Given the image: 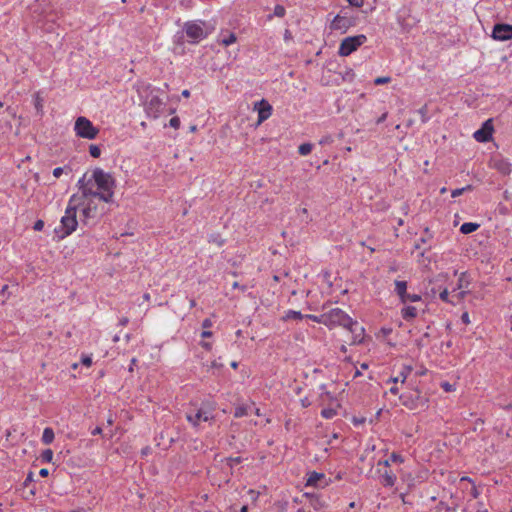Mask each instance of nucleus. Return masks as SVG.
Listing matches in <instances>:
<instances>
[{
    "label": "nucleus",
    "mask_w": 512,
    "mask_h": 512,
    "mask_svg": "<svg viewBox=\"0 0 512 512\" xmlns=\"http://www.w3.org/2000/svg\"><path fill=\"white\" fill-rule=\"evenodd\" d=\"M116 186L113 176L100 168L92 173V179L73 194L68 202L65 214L61 218V238L72 234L77 226V213L80 220L86 225L98 216V203H109L114 196Z\"/></svg>",
    "instance_id": "nucleus-1"
},
{
    "label": "nucleus",
    "mask_w": 512,
    "mask_h": 512,
    "mask_svg": "<svg viewBox=\"0 0 512 512\" xmlns=\"http://www.w3.org/2000/svg\"><path fill=\"white\" fill-rule=\"evenodd\" d=\"M139 96L148 117L157 119L166 113L169 98L166 91L151 85H142Z\"/></svg>",
    "instance_id": "nucleus-2"
},
{
    "label": "nucleus",
    "mask_w": 512,
    "mask_h": 512,
    "mask_svg": "<svg viewBox=\"0 0 512 512\" xmlns=\"http://www.w3.org/2000/svg\"><path fill=\"white\" fill-rule=\"evenodd\" d=\"M214 29L215 25L213 23H208L200 20L187 22L184 25L186 35L190 39V42L192 43H198L201 40L205 39L209 34H211L214 31Z\"/></svg>",
    "instance_id": "nucleus-3"
},
{
    "label": "nucleus",
    "mask_w": 512,
    "mask_h": 512,
    "mask_svg": "<svg viewBox=\"0 0 512 512\" xmlns=\"http://www.w3.org/2000/svg\"><path fill=\"white\" fill-rule=\"evenodd\" d=\"M403 406L410 410L423 409L427 406L428 399L418 389H413L400 395Z\"/></svg>",
    "instance_id": "nucleus-4"
},
{
    "label": "nucleus",
    "mask_w": 512,
    "mask_h": 512,
    "mask_svg": "<svg viewBox=\"0 0 512 512\" xmlns=\"http://www.w3.org/2000/svg\"><path fill=\"white\" fill-rule=\"evenodd\" d=\"M321 320L322 323L329 328L336 326H343L346 328L348 324H351V318L339 308H333L324 313Z\"/></svg>",
    "instance_id": "nucleus-5"
},
{
    "label": "nucleus",
    "mask_w": 512,
    "mask_h": 512,
    "mask_svg": "<svg viewBox=\"0 0 512 512\" xmlns=\"http://www.w3.org/2000/svg\"><path fill=\"white\" fill-rule=\"evenodd\" d=\"M367 41L364 34H358L344 38L339 45L338 54L342 57H347L355 52Z\"/></svg>",
    "instance_id": "nucleus-6"
},
{
    "label": "nucleus",
    "mask_w": 512,
    "mask_h": 512,
    "mask_svg": "<svg viewBox=\"0 0 512 512\" xmlns=\"http://www.w3.org/2000/svg\"><path fill=\"white\" fill-rule=\"evenodd\" d=\"M356 25V18L348 16L345 13H340L334 16L330 22V29L337 31L341 34L346 33L350 28Z\"/></svg>",
    "instance_id": "nucleus-7"
},
{
    "label": "nucleus",
    "mask_w": 512,
    "mask_h": 512,
    "mask_svg": "<svg viewBox=\"0 0 512 512\" xmlns=\"http://www.w3.org/2000/svg\"><path fill=\"white\" fill-rule=\"evenodd\" d=\"M491 37L501 42L512 39V25L503 23L494 25Z\"/></svg>",
    "instance_id": "nucleus-8"
},
{
    "label": "nucleus",
    "mask_w": 512,
    "mask_h": 512,
    "mask_svg": "<svg viewBox=\"0 0 512 512\" xmlns=\"http://www.w3.org/2000/svg\"><path fill=\"white\" fill-rule=\"evenodd\" d=\"M186 419L188 422H190L193 426H198L200 424V422L204 421H209L210 419H212V414H211V411H208L204 408H199L195 414H187L186 415Z\"/></svg>",
    "instance_id": "nucleus-9"
},
{
    "label": "nucleus",
    "mask_w": 512,
    "mask_h": 512,
    "mask_svg": "<svg viewBox=\"0 0 512 512\" xmlns=\"http://www.w3.org/2000/svg\"><path fill=\"white\" fill-rule=\"evenodd\" d=\"M329 484L325 474L318 472H311L308 475L306 486L314 488H324Z\"/></svg>",
    "instance_id": "nucleus-10"
},
{
    "label": "nucleus",
    "mask_w": 512,
    "mask_h": 512,
    "mask_svg": "<svg viewBox=\"0 0 512 512\" xmlns=\"http://www.w3.org/2000/svg\"><path fill=\"white\" fill-rule=\"evenodd\" d=\"M254 110L258 113V124H261L272 114V106L268 103V101L264 99L255 103Z\"/></svg>",
    "instance_id": "nucleus-11"
},
{
    "label": "nucleus",
    "mask_w": 512,
    "mask_h": 512,
    "mask_svg": "<svg viewBox=\"0 0 512 512\" xmlns=\"http://www.w3.org/2000/svg\"><path fill=\"white\" fill-rule=\"evenodd\" d=\"M346 328L352 333V344L362 343L365 337V330L359 323L351 319V324H348Z\"/></svg>",
    "instance_id": "nucleus-12"
},
{
    "label": "nucleus",
    "mask_w": 512,
    "mask_h": 512,
    "mask_svg": "<svg viewBox=\"0 0 512 512\" xmlns=\"http://www.w3.org/2000/svg\"><path fill=\"white\" fill-rule=\"evenodd\" d=\"M491 166L503 175H509L512 171V164L506 159L493 158Z\"/></svg>",
    "instance_id": "nucleus-13"
},
{
    "label": "nucleus",
    "mask_w": 512,
    "mask_h": 512,
    "mask_svg": "<svg viewBox=\"0 0 512 512\" xmlns=\"http://www.w3.org/2000/svg\"><path fill=\"white\" fill-rule=\"evenodd\" d=\"M411 371H412V366L403 365L399 371V374L397 376L391 377L388 380V383L397 384L398 382H400L401 384H403L406 381L408 375L411 373Z\"/></svg>",
    "instance_id": "nucleus-14"
},
{
    "label": "nucleus",
    "mask_w": 512,
    "mask_h": 512,
    "mask_svg": "<svg viewBox=\"0 0 512 512\" xmlns=\"http://www.w3.org/2000/svg\"><path fill=\"white\" fill-rule=\"evenodd\" d=\"M492 132L493 130H476L473 137L477 142H488L492 140Z\"/></svg>",
    "instance_id": "nucleus-15"
},
{
    "label": "nucleus",
    "mask_w": 512,
    "mask_h": 512,
    "mask_svg": "<svg viewBox=\"0 0 512 512\" xmlns=\"http://www.w3.org/2000/svg\"><path fill=\"white\" fill-rule=\"evenodd\" d=\"M469 285L470 280L467 274L463 272L459 275L457 286L456 288L453 289V292H455L456 290L468 289Z\"/></svg>",
    "instance_id": "nucleus-16"
},
{
    "label": "nucleus",
    "mask_w": 512,
    "mask_h": 512,
    "mask_svg": "<svg viewBox=\"0 0 512 512\" xmlns=\"http://www.w3.org/2000/svg\"><path fill=\"white\" fill-rule=\"evenodd\" d=\"M401 315L405 320H411L417 316V309L414 306H405Z\"/></svg>",
    "instance_id": "nucleus-17"
},
{
    "label": "nucleus",
    "mask_w": 512,
    "mask_h": 512,
    "mask_svg": "<svg viewBox=\"0 0 512 512\" xmlns=\"http://www.w3.org/2000/svg\"><path fill=\"white\" fill-rule=\"evenodd\" d=\"M407 283L406 281H395V291L396 293L398 294V296L400 297V300L403 298V297H406V294H407Z\"/></svg>",
    "instance_id": "nucleus-18"
},
{
    "label": "nucleus",
    "mask_w": 512,
    "mask_h": 512,
    "mask_svg": "<svg viewBox=\"0 0 512 512\" xmlns=\"http://www.w3.org/2000/svg\"><path fill=\"white\" fill-rule=\"evenodd\" d=\"M55 434L52 428L47 427L44 429L42 434V442L46 445L51 444L54 441Z\"/></svg>",
    "instance_id": "nucleus-19"
},
{
    "label": "nucleus",
    "mask_w": 512,
    "mask_h": 512,
    "mask_svg": "<svg viewBox=\"0 0 512 512\" xmlns=\"http://www.w3.org/2000/svg\"><path fill=\"white\" fill-rule=\"evenodd\" d=\"M341 78L345 82H353L356 78V73L354 69L347 67L345 70L341 73Z\"/></svg>",
    "instance_id": "nucleus-20"
},
{
    "label": "nucleus",
    "mask_w": 512,
    "mask_h": 512,
    "mask_svg": "<svg viewBox=\"0 0 512 512\" xmlns=\"http://www.w3.org/2000/svg\"><path fill=\"white\" fill-rule=\"evenodd\" d=\"M33 105L38 112H42L44 106V97L40 93H36L32 98Z\"/></svg>",
    "instance_id": "nucleus-21"
},
{
    "label": "nucleus",
    "mask_w": 512,
    "mask_h": 512,
    "mask_svg": "<svg viewBox=\"0 0 512 512\" xmlns=\"http://www.w3.org/2000/svg\"><path fill=\"white\" fill-rule=\"evenodd\" d=\"M478 227H479V224H477V223L467 222V223H464L461 225L460 231L463 234H469V233H472L475 230H477Z\"/></svg>",
    "instance_id": "nucleus-22"
},
{
    "label": "nucleus",
    "mask_w": 512,
    "mask_h": 512,
    "mask_svg": "<svg viewBox=\"0 0 512 512\" xmlns=\"http://www.w3.org/2000/svg\"><path fill=\"white\" fill-rule=\"evenodd\" d=\"M382 478H383V484L385 486H393L395 484L396 476L393 473L385 471L382 474Z\"/></svg>",
    "instance_id": "nucleus-23"
},
{
    "label": "nucleus",
    "mask_w": 512,
    "mask_h": 512,
    "mask_svg": "<svg viewBox=\"0 0 512 512\" xmlns=\"http://www.w3.org/2000/svg\"><path fill=\"white\" fill-rule=\"evenodd\" d=\"M237 41V37L234 33H228L220 40V44L227 47L234 44Z\"/></svg>",
    "instance_id": "nucleus-24"
},
{
    "label": "nucleus",
    "mask_w": 512,
    "mask_h": 512,
    "mask_svg": "<svg viewBox=\"0 0 512 512\" xmlns=\"http://www.w3.org/2000/svg\"><path fill=\"white\" fill-rule=\"evenodd\" d=\"M211 326H212V321H211V319L206 318V319H204V320H203V322H202V327L205 329V330L202 332V334H201V336H202L203 338H210V337H212V332L208 330V328H210Z\"/></svg>",
    "instance_id": "nucleus-25"
},
{
    "label": "nucleus",
    "mask_w": 512,
    "mask_h": 512,
    "mask_svg": "<svg viewBox=\"0 0 512 512\" xmlns=\"http://www.w3.org/2000/svg\"><path fill=\"white\" fill-rule=\"evenodd\" d=\"M98 130H77V136L81 138L94 139Z\"/></svg>",
    "instance_id": "nucleus-26"
},
{
    "label": "nucleus",
    "mask_w": 512,
    "mask_h": 512,
    "mask_svg": "<svg viewBox=\"0 0 512 512\" xmlns=\"http://www.w3.org/2000/svg\"><path fill=\"white\" fill-rule=\"evenodd\" d=\"M91 122L85 117L77 118L74 128H92Z\"/></svg>",
    "instance_id": "nucleus-27"
},
{
    "label": "nucleus",
    "mask_w": 512,
    "mask_h": 512,
    "mask_svg": "<svg viewBox=\"0 0 512 512\" xmlns=\"http://www.w3.org/2000/svg\"><path fill=\"white\" fill-rule=\"evenodd\" d=\"M337 414L336 407L325 408L321 411V415L326 419H331Z\"/></svg>",
    "instance_id": "nucleus-28"
},
{
    "label": "nucleus",
    "mask_w": 512,
    "mask_h": 512,
    "mask_svg": "<svg viewBox=\"0 0 512 512\" xmlns=\"http://www.w3.org/2000/svg\"><path fill=\"white\" fill-rule=\"evenodd\" d=\"M304 318V315L301 314L299 311L289 310L285 316L284 320H290V319H302Z\"/></svg>",
    "instance_id": "nucleus-29"
},
{
    "label": "nucleus",
    "mask_w": 512,
    "mask_h": 512,
    "mask_svg": "<svg viewBox=\"0 0 512 512\" xmlns=\"http://www.w3.org/2000/svg\"><path fill=\"white\" fill-rule=\"evenodd\" d=\"M298 151L302 156H306L312 151V145L310 143H303L299 146Z\"/></svg>",
    "instance_id": "nucleus-30"
},
{
    "label": "nucleus",
    "mask_w": 512,
    "mask_h": 512,
    "mask_svg": "<svg viewBox=\"0 0 512 512\" xmlns=\"http://www.w3.org/2000/svg\"><path fill=\"white\" fill-rule=\"evenodd\" d=\"M439 297L442 301L444 302H447V303H451L453 305L456 304V302L453 300V299H450L449 298V291L447 288L443 289L440 294H439Z\"/></svg>",
    "instance_id": "nucleus-31"
},
{
    "label": "nucleus",
    "mask_w": 512,
    "mask_h": 512,
    "mask_svg": "<svg viewBox=\"0 0 512 512\" xmlns=\"http://www.w3.org/2000/svg\"><path fill=\"white\" fill-rule=\"evenodd\" d=\"M41 459L44 462L51 463L53 460V451L51 449H46L41 454Z\"/></svg>",
    "instance_id": "nucleus-32"
},
{
    "label": "nucleus",
    "mask_w": 512,
    "mask_h": 512,
    "mask_svg": "<svg viewBox=\"0 0 512 512\" xmlns=\"http://www.w3.org/2000/svg\"><path fill=\"white\" fill-rule=\"evenodd\" d=\"M421 300V296L420 295H417V294H406V297H403L401 299V302L403 304H405L406 302L408 301H411V302H417V301H420Z\"/></svg>",
    "instance_id": "nucleus-33"
},
{
    "label": "nucleus",
    "mask_w": 512,
    "mask_h": 512,
    "mask_svg": "<svg viewBox=\"0 0 512 512\" xmlns=\"http://www.w3.org/2000/svg\"><path fill=\"white\" fill-rule=\"evenodd\" d=\"M247 411H248V408L246 406H244V405L238 406L235 409L234 416L236 418L243 417V416L247 415Z\"/></svg>",
    "instance_id": "nucleus-34"
},
{
    "label": "nucleus",
    "mask_w": 512,
    "mask_h": 512,
    "mask_svg": "<svg viewBox=\"0 0 512 512\" xmlns=\"http://www.w3.org/2000/svg\"><path fill=\"white\" fill-rule=\"evenodd\" d=\"M471 189H472L471 185H467L466 187L455 189L452 191L451 196L453 198L458 197V196L462 195L463 192L470 191Z\"/></svg>",
    "instance_id": "nucleus-35"
},
{
    "label": "nucleus",
    "mask_w": 512,
    "mask_h": 512,
    "mask_svg": "<svg viewBox=\"0 0 512 512\" xmlns=\"http://www.w3.org/2000/svg\"><path fill=\"white\" fill-rule=\"evenodd\" d=\"M89 152H90V155L94 158H98L101 154V150H100L99 146L94 145V144L89 146Z\"/></svg>",
    "instance_id": "nucleus-36"
},
{
    "label": "nucleus",
    "mask_w": 512,
    "mask_h": 512,
    "mask_svg": "<svg viewBox=\"0 0 512 512\" xmlns=\"http://www.w3.org/2000/svg\"><path fill=\"white\" fill-rule=\"evenodd\" d=\"M467 293H468L467 289H462V290H459V292L457 294L453 295L452 298L453 299L455 298L456 299L455 302L457 303V302L462 301L465 298V296L467 295Z\"/></svg>",
    "instance_id": "nucleus-37"
},
{
    "label": "nucleus",
    "mask_w": 512,
    "mask_h": 512,
    "mask_svg": "<svg viewBox=\"0 0 512 512\" xmlns=\"http://www.w3.org/2000/svg\"><path fill=\"white\" fill-rule=\"evenodd\" d=\"M391 80L390 77H387V76H384V77H377L375 80H374V83L376 85H382V84H386V83H389Z\"/></svg>",
    "instance_id": "nucleus-38"
},
{
    "label": "nucleus",
    "mask_w": 512,
    "mask_h": 512,
    "mask_svg": "<svg viewBox=\"0 0 512 512\" xmlns=\"http://www.w3.org/2000/svg\"><path fill=\"white\" fill-rule=\"evenodd\" d=\"M274 14H275L276 16H278V17H282V16H284V14H285V9H284V7H283V6H280V5L276 6V7H275V9H274Z\"/></svg>",
    "instance_id": "nucleus-39"
},
{
    "label": "nucleus",
    "mask_w": 512,
    "mask_h": 512,
    "mask_svg": "<svg viewBox=\"0 0 512 512\" xmlns=\"http://www.w3.org/2000/svg\"><path fill=\"white\" fill-rule=\"evenodd\" d=\"M81 363L87 367L91 366L92 364V359L90 356H83L81 358Z\"/></svg>",
    "instance_id": "nucleus-40"
},
{
    "label": "nucleus",
    "mask_w": 512,
    "mask_h": 512,
    "mask_svg": "<svg viewBox=\"0 0 512 512\" xmlns=\"http://www.w3.org/2000/svg\"><path fill=\"white\" fill-rule=\"evenodd\" d=\"M304 317H305V318H309V319H311V320H313V321H315V322L322 323V320H321V319L323 318V314H322V315H320V316L310 315V314H309V315H305Z\"/></svg>",
    "instance_id": "nucleus-41"
},
{
    "label": "nucleus",
    "mask_w": 512,
    "mask_h": 512,
    "mask_svg": "<svg viewBox=\"0 0 512 512\" xmlns=\"http://www.w3.org/2000/svg\"><path fill=\"white\" fill-rule=\"evenodd\" d=\"M44 227V222L42 220H37L35 223H34V230L35 231H40L42 230Z\"/></svg>",
    "instance_id": "nucleus-42"
},
{
    "label": "nucleus",
    "mask_w": 512,
    "mask_h": 512,
    "mask_svg": "<svg viewBox=\"0 0 512 512\" xmlns=\"http://www.w3.org/2000/svg\"><path fill=\"white\" fill-rule=\"evenodd\" d=\"M64 172V169L62 167H57L53 170V176L55 178H59Z\"/></svg>",
    "instance_id": "nucleus-43"
},
{
    "label": "nucleus",
    "mask_w": 512,
    "mask_h": 512,
    "mask_svg": "<svg viewBox=\"0 0 512 512\" xmlns=\"http://www.w3.org/2000/svg\"><path fill=\"white\" fill-rule=\"evenodd\" d=\"M180 125V120L178 117L174 116L170 119V126L171 127H178Z\"/></svg>",
    "instance_id": "nucleus-44"
},
{
    "label": "nucleus",
    "mask_w": 512,
    "mask_h": 512,
    "mask_svg": "<svg viewBox=\"0 0 512 512\" xmlns=\"http://www.w3.org/2000/svg\"><path fill=\"white\" fill-rule=\"evenodd\" d=\"M390 460H391V462H402L403 461L402 457L396 453H392Z\"/></svg>",
    "instance_id": "nucleus-45"
},
{
    "label": "nucleus",
    "mask_w": 512,
    "mask_h": 512,
    "mask_svg": "<svg viewBox=\"0 0 512 512\" xmlns=\"http://www.w3.org/2000/svg\"><path fill=\"white\" fill-rule=\"evenodd\" d=\"M481 128H493V119H487L484 121Z\"/></svg>",
    "instance_id": "nucleus-46"
},
{
    "label": "nucleus",
    "mask_w": 512,
    "mask_h": 512,
    "mask_svg": "<svg viewBox=\"0 0 512 512\" xmlns=\"http://www.w3.org/2000/svg\"><path fill=\"white\" fill-rule=\"evenodd\" d=\"M350 5L355 7H361L363 5V0H347Z\"/></svg>",
    "instance_id": "nucleus-47"
},
{
    "label": "nucleus",
    "mask_w": 512,
    "mask_h": 512,
    "mask_svg": "<svg viewBox=\"0 0 512 512\" xmlns=\"http://www.w3.org/2000/svg\"><path fill=\"white\" fill-rule=\"evenodd\" d=\"M461 320L463 321V323L465 324H470V317H469V314L468 312H464L461 316Z\"/></svg>",
    "instance_id": "nucleus-48"
},
{
    "label": "nucleus",
    "mask_w": 512,
    "mask_h": 512,
    "mask_svg": "<svg viewBox=\"0 0 512 512\" xmlns=\"http://www.w3.org/2000/svg\"><path fill=\"white\" fill-rule=\"evenodd\" d=\"M222 367L221 363H218L217 361H213L210 365L211 369H220Z\"/></svg>",
    "instance_id": "nucleus-49"
},
{
    "label": "nucleus",
    "mask_w": 512,
    "mask_h": 512,
    "mask_svg": "<svg viewBox=\"0 0 512 512\" xmlns=\"http://www.w3.org/2000/svg\"><path fill=\"white\" fill-rule=\"evenodd\" d=\"M232 287H233L234 289L239 288V289H241L243 292L246 290V287H245V286H240L238 282H234V283L232 284Z\"/></svg>",
    "instance_id": "nucleus-50"
},
{
    "label": "nucleus",
    "mask_w": 512,
    "mask_h": 512,
    "mask_svg": "<svg viewBox=\"0 0 512 512\" xmlns=\"http://www.w3.org/2000/svg\"><path fill=\"white\" fill-rule=\"evenodd\" d=\"M310 401L308 400V398H304L301 400V405L302 407H308L310 405Z\"/></svg>",
    "instance_id": "nucleus-51"
},
{
    "label": "nucleus",
    "mask_w": 512,
    "mask_h": 512,
    "mask_svg": "<svg viewBox=\"0 0 512 512\" xmlns=\"http://www.w3.org/2000/svg\"><path fill=\"white\" fill-rule=\"evenodd\" d=\"M40 476L46 477L49 474V471L46 468H43L39 471Z\"/></svg>",
    "instance_id": "nucleus-52"
},
{
    "label": "nucleus",
    "mask_w": 512,
    "mask_h": 512,
    "mask_svg": "<svg viewBox=\"0 0 512 512\" xmlns=\"http://www.w3.org/2000/svg\"><path fill=\"white\" fill-rule=\"evenodd\" d=\"M389 391H390V393H392V394H394V395H397V394H398V392H399V389H398V387H397V386H395V385H394V386H392V387L390 388V390H389Z\"/></svg>",
    "instance_id": "nucleus-53"
},
{
    "label": "nucleus",
    "mask_w": 512,
    "mask_h": 512,
    "mask_svg": "<svg viewBox=\"0 0 512 512\" xmlns=\"http://www.w3.org/2000/svg\"><path fill=\"white\" fill-rule=\"evenodd\" d=\"M201 345H202V347H203V348H205L206 350H211V348H212V345H211V343H209V342H203Z\"/></svg>",
    "instance_id": "nucleus-54"
},
{
    "label": "nucleus",
    "mask_w": 512,
    "mask_h": 512,
    "mask_svg": "<svg viewBox=\"0 0 512 512\" xmlns=\"http://www.w3.org/2000/svg\"><path fill=\"white\" fill-rule=\"evenodd\" d=\"M353 421L355 424H363L365 422V418H361V419L354 418Z\"/></svg>",
    "instance_id": "nucleus-55"
},
{
    "label": "nucleus",
    "mask_w": 512,
    "mask_h": 512,
    "mask_svg": "<svg viewBox=\"0 0 512 512\" xmlns=\"http://www.w3.org/2000/svg\"><path fill=\"white\" fill-rule=\"evenodd\" d=\"M390 461H391L390 459H389V460H385V461H380V462L378 463V465H379V466H380V465H384V466H386V467H387V466H389V465H390Z\"/></svg>",
    "instance_id": "nucleus-56"
},
{
    "label": "nucleus",
    "mask_w": 512,
    "mask_h": 512,
    "mask_svg": "<svg viewBox=\"0 0 512 512\" xmlns=\"http://www.w3.org/2000/svg\"><path fill=\"white\" fill-rule=\"evenodd\" d=\"M471 493L474 498H477L479 495L478 490L475 487L472 489Z\"/></svg>",
    "instance_id": "nucleus-57"
},
{
    "label": "nucleus",
    "mask_w": 512,
    "mask_h": 512,
    "mask_svg": "<svg viewBox=\"0 0 512 512\" xmlns=\"http://www.w3.org/2000/svg\"><path fill=\"white\" fill-rule=\"evenodd\" d=\"M228 462H229L230 465H232V463H238L239 462V458H229Z\"/></svg>",
    "instance_id": "nucleus-58"
},
{
    "label": "nucleus",
    "mask_w": 512,
    "mask_h": 512,
    "mask_svg": "<svg viewBox=\"0 0 512 512\" xmlns=\"http://www.w3.org/2000/svg\"><path fill=\"white\" fill-rule=\"evenodd\" d=\"M102 432V429L100 427H97L93 430L92 434L93 435H97V434H100Z\"/></svg>",
    "instance_id": "nucleus-59"
},
{
    "label": "nucleus",
    "mask_w": 512,
    "mask_h": 512,
    "mask_svg": "<svg viewBox=\"0 0 512 512\" xmlns=\"http://www.w3.org/2000/svg\"><path fill=\"white\" fill-rule=\"evenodd\" d=\"M8 288H9V287H8V285H4V286L2 287V289L0 290V295H1V294H5V293L8 291Z\"/></svg>",
    "instance_id": "nucleus-60"
},
{
    "label": "nucleus",
    "mask_w": 512,
    "mask_h": 512,
    "mask_svg": "<svg viewBox=\"0 0 512 512\" xmlns=\"http://www.w3.org/2000/svg\"><path fill=\"white\" fill-rule=\"evenodd\" d=\"M442 387L446 390V391H450L451 390V385L449 383H444L442 385Z\"/></svg>",
    "instance_id": "nucleus-61"
},
{
    "label": "nucleus",
    "mask_w": 512,
    "mask_h": 512,
    "mask_svg": "<svg viewBox=\"0 0 512 512\" xmlns=\"http://www.w3.org/2000/svg\"><path fill=\"white\" fill-rule=\"evenodd\" d=\"M182 96H183V97H186V98H187V97H189V96H190V92H189V90H183V91H182Z\"/></svg>",
    "instance_id": "nucleus-62"
},
{
    "label": "nucleus",
    "mask_w": 512,
    "mask_h": 512,
    "mask_svg": "<svg viewBox=\"0 0 512 512\" xmlns=\"http://www.w3.org/2000/svg\"><path fill=\"white\" fill-rule=\"evenodd\" d=\"M143 299H144L145 301H149V300H150V294L145 293V294L143 295Z\"/></svg>",
    "instance_id": "nucleus-63"
},
{
    "label": "nucleus",
    "mask_w": 512,
    "mask_h": 512,
    "mask_svg": "<svg viewBox=\"0 0 512 512\" xmlns=\"http://www.w3.org/2000/svg\"><path fill=\"white\" fill-rule=\"evenodd\" d=\"M240 512H248V507L246 505L242 506Z\"/></svg>",
    "instance_id": "nucleus-64"
}]
</instances>
